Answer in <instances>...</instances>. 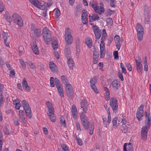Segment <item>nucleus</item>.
Instances as JSON below:
<instances>
[{
    "label": "nucleus",
    "instance_id": "f257e3e1",
    "mask_svg": "<svg viewBox=\"0 0 151 151\" xmlns=\"http://www.w3.org/2000/svg\"><path fill=\"white\" fill-rule=\"evenodd\" d=\"M80 117L82 124L84 128L86 129L89 128V133L91 135L92 134L93 131V123H91L89 124V122L88 118L83 112L81 114Z\"/></svg>",
    "mask_w": 151,
    "mask_h": 151
},
{
    "label": "nucleus",
    "instance_id": "f03ea898",
    "mask_svg": "<svg viewBox=\"0 0 151 151\" xmlns=\"http://www.w3.org/2000/svg\"><path fill=\"white\" fill-rule=\"evenodd\" d=\"M42 33L44 41L47 44L52 40L50 32L47 27H45L43 29Z\"/></svg>",
    "mask_w": 151,
    "mask_h": 151
},
{
    "label": "nucleus",
    "instance_id": "7ed1b4c3",
    "mask_svg": "<svg viewBox=\"0 0 151 151\" xmlns=\"http://www.w3.org/2000/svg\"><path fill=\"white\" fill-rule=\"evenodd\" d=\"M32 35L35 37H40L41 35V30L39 28H36L33 24H32L31 27Z\"/></svg>",
    "mask_w": 151,
    "mask_h": 151
},
{
    "label": "nucleus",
    "instance_id": "20e7f679",
    "mask_svg": "<svg viewBox=\"0 0 151 151\" xmlns=\"http://www.w3.org/2000/svg\"><path fill=\"white\" fill-rule=\"evenodd\" d=\"M22 104L23 106L24 109L27 117L28 118H30L32 117V112L29 104L26 101L23 100L22 101Z\"/></svg>",
    "mask_w": 151,
    "mask_h": 151
},
{
    "label": "nucleus",
    "instance_id": "39448f33",
    "mask_svg": "<svg viewBox=\"0 0 151 151\" xmlns=\"http://www.w3.org/2000/svg\"><path fill=\"white\" fill-rule=\"evenodd\" d=\"M65 91L68 96L70 99L74 97V91L71 85L70 84H67L65 85Z\"/></svg>",
    "mask_w": 151,
    "mask_h": 151
},
{
    "label": "nucleus",
    "instance_id": "423d86ee",
    "mask_svg": "<svg viewBox=\"0 0 151 151\" xmlns=\"http://www.w3.org/2000/svg\"><path fill=\"white\" fill-rule=\"evenodd\" d=\"M145 126L149 129L151 125V117L150 116V110L147 109L145 111Z\"/></svg>",
    "mask_w": 151,
    "mask_h": 151
},
{
    "label": "nucleus",
    "instance_id": "0eeeda50",
    "mask_svg": "<svg viewBox=\"0 0 151 151\" xmlns=\"http://www.w3.org/2000/svg\"><path fill=\"white\" fill-rule=\"evenodd\" d=\"M12 17L13 21L16 24L20 27L23 25V23L22 19L19 14H14L12 15Z\"/></svg>",
    "mask_w": 151,
    "mask_h": 151
},
{
    "label": "nucleus",
    "instance_id": "6e6552de",
    "mask_svg": "<svg viewBox=\"0 0 151 151\" xmlns=\"http://www.w3.org/2000/svg\"><path fill=\"white\" fill-rule=\"evenodd\" d=\"M65 40L68 44H71L73 42L72 37L70 33V30L68 28L65 30Z\"/></svg>",
    "mask_w": 151,
    "mask_h": 151
},
{
    "label": "nucleus",
    "instance_id": "1a4fd4ad",
    "mask_svg": "<svg viewBox=\"0 0 151 151\" xmlns=\"http://www.w3.org/2000/svg\"><path fill=\"white\" fill-rule=\"evenodd\" d=\"M109 104L114 111L116 112L117 111L118 105L117 101L116 98H111L110 100Z\"/></svg>",
    "mask_w": 151,
    "mask_h": 151
},
{
    "label": "nucleus",
    "instance_id": "9d476101",
    "mask_svg": "<svg viewBox=\"0 0 151 151\" xmlns=\"http://www.w3.org/2000/svg\"><path fill=\"white\" fill-rule=\"evenodd\" d=\"M93 30L94 32L96 40L95 42L97 41V40L99 39L101 36V31L98 27L96 25L93 26Z\"/></svg>",
    "mask_w": 151,
    "mask_h": 151
},
{
    "label": "nucleus",
    "instance_id": "9b49d317",
    "mask_svg": "<svg viewBox=\"0 0 151 151\" xmlns=\"http://www.w3.org/2000/svg\"><path fill=\"white\" fill-rule=\"evenodd\" d=\"M144 106L141 105L138 108L136 113V117L139 121H140L142 119L143 116Z\"/></svg>",
    "mask_w": 151,
    "mask_h": 151
},
{
    "label": "nucleus",
    "instance_id": "f8f14e48",
    "mask_svg": "<svg viewBox=\"0 0 151 151\" xmlns=\"http://www.w3.org/2000/svg\"><path fill=\"white\" fill-rule=\"evenodd\" d=\"M148 128L146 126H143L141 131V139L142 140H145L147 138V134Z\"/></svg>",
    "mask_w": 151,
    "mask_h": 151
},
{
    "label": "nucleus",
    "instance_id": "ddd939ff",
    "mask_svg": "<svg viewBox=\"0 0 151 151\" xmlns=\"http://www.w3.org/2000/svg\"><path fill=\"white\" fill-rule=\"evenodd\" d=\"M29 2L34 6L41 10L44 9L45 6L40 5V3L37 0H29Z\"/></svg>",
    "mask_w": 151,
    "mask_h": 151
},
{
    "label": "nucleus",
    "instance_id": "4468645a",
    "mask_svg": "<svg viewBox=\"0 0 151 151\" xmlns=\"http://www.w3.org/2000/svg\"><path fill=\"white\" fill-rule=\"evenodd\" d=\"M114 39L116 46L119 50L120 49L121 43L119 36L118 35H116L114 37Z\"/></svg>",
    "mask_w": 151,
    "mask_h": 151
},
{
    "label": "nucleus",
    "instance_id": "2eb2a0df",
    "mask_svg": "<svg viewBox=\"0 0 151 151\" xmlns=\"http://www.w3.org/2000/svg\"><path fill=\"white\" fill-rule=\"evenodd\" d=\"M87 17V12L86 10H83V13L81 15V20L82 23L84 24H86L88 22Z\"/></svg>",
    "mask_w": 151,
    "mask_h": 151
},
{
    "label": "nucleus",
    "instance_id": "dca6fc26",
    "mask_svg": "<svg viewBox=\"0 0 151 151\" xmlns=\"http://www.w3.org/2000/svg\"><path fill=\"white\" fill-rule=\"evenodd\" d=\"M81 107L83 109V111L86 113L88 106L87 100L85 99L82 100L81 101Z\"/></svg>",
    "mask_w": 151,
    "mask_h": 151
},
{
    "label": "nucleus",
    "instance_id": "f3484780",
    "mask_svg": "<svg viewBox=\"0 0 151 151\" xmlns=\"http://www.w3.org/2000/svg\"><path fill=\"white\" fill-rule=\"evenodd\" d=\"M54 110L50 111L47 113V115L50 121L54 122L56 121V118L54 116Z\"/></svg>",
    "mask_w": 151,
    "mask_h": 151
},
{
    "label": "nucleus",
    "instance_id": "a211bd4d",
    "mask_svg": "<svg viewBox=\"0 0 151 151\" xmlns=\"http://www.w3.org/2000/svg\"><path fill=\"white\" fill-rule=\"evenodd\" d=\"M93 9L95 12L100 14H102L104 12V8L101 6L99 7V6H96Z\"/></svg>",
    "mask_w": 151,
    "mask_h": 151
},
{
    "label": "nucleus",
    "instance_id": "6ab92c4d",
    "mask_svg": "<svg viewBox=\"0 0 151 151\" xmlns=\"http://www.w3.org/2000/svg\"><path fill=\"white\" fill-rule=\"evenodd\" d=\"M2 35L3 38L4 39V43L5 44L7 47H9V42H6L8 38H9V36L8 35V33L3 32Z\"/></svg>",
    "mask_w": 151,
    "mask_h": 151
},
{
    "label": "nucleus",
    "instance_id": "aec40b11",
    "mask_svg": "<svg viewBox=\"0 0 151 151\" xmlns=\"http://www.w3.org/2000/svg\"><path fill=\"white\" fill-rule=\"evenodd\" d=\"M99 56V52L95 50L93 52V63L94 64H96L97 63Z\"/></svg>",
    "mask_w": 151,
    "mask_h": 151
},
{
    "label": "nucleus",
    "instance_id": "412c9836",
    "mask_svg": "<svg viewBox=\"0 0 151 151\" xmlns=\"http://www.w3.org/2000/svg\"><path fill=\"white\" fill-rule=\"evenodd\" d=\"M71 112L73 118L75 119L77 118V111L75 105H73L72 107Z\"/></svg>",
    "mask_w": 151,
    "mask_h": 151
},
{
    "label": "nucleus",
    "instance_id": "4be33fe9",
    "mask_svg": "<svg viewBox=\"0 0 151 151\" xmlns=\"http://www.w3.org/2000/svg\"><path fill=\"white\" fill-rule=\"evenodd\" d=\"M65 52L66 57L67 58H69L71 53L70 47L68 45L65 46Z\"/></svg>",
    "mask_w": 151,
    "mask_h": 151
},
{
    "label": "nucleus",
    "instance_id": "5701e85b",
    "mask_svg": "<svg viewBox=\"0 0 151 151\" xmlns=\"http://www.w3.org/2000/svg\"><path fill=\"white\" fill-rule=\"evenodd\" d=\"M49 67L52 72H55L56 71L57 67L55 64L53 62H50L49 63Z\"/></svg>",
    "mask_w": 151,
    "mask_h": 151
},
{
    "label": "nucleus",
    "instance_id": "b1692460",
    "mask_svg": "<svg viewBox=\"0 0 151 151\" xmlns=\"http://www.w3.org/2000/svg\"><path fill=\"white\" fill-rule=\"evenodd\" d=\"M56 87L58 89V93L60 96L61 97H63L64 96L63 94V90L61 86H58L57 85Z\"/></svg>",
    "mask_w": 151,
    "mask_h": 151
},
{
    "label": "nucleus",
    "instance_id": "393cba45",
    "mask_svg": "<svg viewBox=\"0 0 151 151\" xmlns=\"http://www.w3.org/2000/svg\"><path fill=\"white\" fill-rule=\"evenodd\" d=\"M112 85L113 88L115 90H118L119 86V82L116 80H114L112 81Z\"/></svg>",
    "mask_w": 151,
    "mask_h": 151
},
{
    "label": "nucleus",
    "instance_id": "a878e982",
    "mask_svg": "<svg viewBox=\"0 0 151 151\" xmlns=\"http://www.w3.org/2000/svg\"><path fill=\"white\" fill-rule=\"evenodd\" d=\"M5 19L6 21L9 22V24H10L12 21V19L10 17V15L8 12H6L4 15Z\"/></svg>",
    "mask_w": 151,
    "mask_h": 151
},
{
    "label": "nucleus",
    "instance_id": "bb28decb",
    "mask_svg": "<svg viewBox=\"0 0 151 151\" xmlns=\"http://www.w3.org/2000/svg\"><path fill=\"white\" fill-rule=\"evenodd\" d=\"M136 29L137 33L144 32L143 28L140 24L138 23L136 26Z\"/></svg>",
    "mask_w": 151,
    "mask_h": 151
},
{
    "label": "nucleus",
    "instance_id": "cd10ccee",
    "mask_svg": "<svg viewBox=\"0 0 151 151\" xmlns=\"http://www.w3.org/2000/svg\"><path fill=\"white\" fill-rule=\"evenodd\" d=\"M32 48L33 51L35 54L38 55L39 54L38 48L36 45L33 44L32 46Z\"/></svg>",
    "mask_w": 151,
    "mask_h": 151
},
{
    "label": "nucleus",
    "instance_id": "c85d7f7f",
    "mask_svg": "<svg viewBox=\"0 0 151 151\" xmlns=\"http://www.w3.org/2000/svg\"><path fill=\"white\" fill-rule=\"evenodd\" d=\"M19 119L21 122L23 124H25L27 121L25 119L24 114H21L19 116Z\"/></svg>",
    "mask_w": 151,
    "mask_h": 151
},
{
    "label": "nucleus",
    "instance_id": "c756f323",
    "mask_svg": "<svg viewBox=\"0 0 151 151\" xmlns=\"http://www.w3.org/2000/svg\"><path fill=\"white\" fill-rule=\"evenodd\" d=\"M68 66L69 68L72 69L74 65V61L72 59H69L68 61Z\"/></svg>",
    "mask_w": 151,
    "mask_h": 151
},
{
    "label": "nucleus",
    "instance_id": "7c9ffc66",
    "mask_svg": "<svg viewBox=\"0 0 151 151\" xmlns=\"http://www.w3.org/2000/svg\"><path fill=\"white\" fill-rule=\"evenodd\" d=\"M89 17L90 22H91V18L93 21H96L97 20H98L99 18V16L96 14H94V15H93L92 16H91L90 15H89Z\"/></svg>",
    "mask_w": 151,
    "mask_h": 151
},
{
    "label": "nucleus",
    "instance_id": "2f4dec72",
    "mask_svg": "<svg viewBox=\"0 0 151 151\" xmlns=\"http://www.w3.org/2000/svg\"><path fill=\"white\" fill-rule=\"evenodd\" d=\"M97 79L98 77L96 76H93L90 82L91 85H92V84H95L97 82Z\"/></svg>",
    "mask_w": 151,
    "mask_h": 151
},
{
    "label": "nucleus",
    "instance_id": "473e14b6",
    "mask_svg": "<svg viewBox=\"0 0 151 151\" xmlns=\"http://www.w3.org/2000/svg\"><path fill=\"white\" fill-rule=\"evenodd\" d=\"M46 104L48 109V111L51 110H54V109H53V106H52V103L49 101H48L46 102Z\"/></svg>",
    "mask_w": 151,
    "mask_h": 151
},
{
    "label": "nucleus",
    "instance_id": "72a5a7b5",
    "mask_svg": "<svg viewBox=\"0 0 151 151\" xmlns=\"http://www.w3.org/2000/svg\"><path fill=\"white\" fill-rule=\"evenodd\" d=\"M144 14L147 16L148 18L149 17V11L148 8L147 6L145 5L144 6Z\"/></svg>",
    "mask_w": 151,
    "mask_h": 151
},
{
    "label": "nucleus",
    "instance_id": "f704fd0d",
    "mask_svg": "<svg viewBox=\"0 0 151 151\" xmlns=\"http://www.w3.org/2000/svg\"><path fill=\"white\" fill-rule=\"evenodd\" d=\"M137 70L138 72L139 73H142V65L141 63L136 64Z\"/></svg>",
    "mask_w": 151,
    "mask_h": 151
},
{
    "label": "nucleus",
    "instance_id": "c9c22d12",
    "mask_svg": "<svg viewBox=\"0 0 151 151\" xmlns=\"http://www.w3.org/2000/svg\"><path fill=\"white\" fill-rule=\"evenodd\" d=\"M127 143H124L123 146V151H133L132 147V145H130L129 147L128 148L127 150Z\"/></svg>",
    "mask_w": 151,
    "mask_h": 151
},
{
    "label": "nucleus",
    "instance_id": "e433bc0d",
    "mask_svg": "<svg viewBox=\"0 0 151 151\" xmlns=\"http://www.w3.org/2000/svg\"><path fill=\"white\" fill-rule=\"evenodd\" d=\"M52 45L53 49L55 50L58 48V44L56 41H53L52 42Z\"/></svg>",
    "mask_w": 151,
    "mask_h": 151
},
{
    "label": "nucleus",
    "instance_id": "4c0bfd02",
    "mask_svg": "<svg viewBox=\"0 0 151 151\" xmlns=\"http://www.w3.org/2000/svg\"><path fill=\"white\" fill-rule=\"evenodd\" d=\"M144 32L137 33V36L138 40L139 41H141L143 38V34Z\"/></svg>",
    "mask_w": 151,
    "mask_h": 151
},
{
    "label": "nucleus",
    "instance_id": "58836bf2",
    "mask_svg": "<svg viewBox=\"0 0 151 151\" xmlns=\"http://www.w3.org/2000/svg\"><path fill=\"white\" fill-rule=\"evenodd\" d=\"M120 66L122 69V73L124 74H126L127 73L126 70L124 66V65L122 63H121L120 64Z\"/></svg>",
    "mask_w": 151,
    "mask_h": 151
},
{
    "label": "nucleus",
    "instance_id": "ea45409f",
    "mask_svg": "<svg viewBox=\"0 0 151 151\" xmlns=\"http://www.w3.org/2000/svg\"><path fill=\"white\" fill-rule=\"evenodd\" d=\"M61 79L63 83L65 84V85L67 84V83L68 82V80L66 76H61Z\"/></svg>",
    "mask_w": 151,
    "mask_h": 151
},
{
    "label": "nucleus",
    "instance_id": "a19ab883",
    "mask_svg": "<svg viewBox=\"0 0 151 151\" xmlns=\"http://www.w3.org/2000/svg\"><path fill=\"white\" fill-rule=\"evenodd\" d=\"M60 121L61 124L64 126H65V121L64 120V118L63 116H60Z\"/></svg>",
    "mask_w": 151,
    "mask_h": 151
},
{
    "label": "nucleus",
    "instance_id": "79ce46f5",
    "mask_svg": "<svg viewBox=\"0 0 151 151\" xmlns=\"http://www.w3.org/2000/svg\"><path fill=\"white\" fill-rule=\"evenodd\" d=\"M110 6L111 7L114 8L116 7V2L114 0H110Z\"/></svg>",
    "mask_w": 151,
    "mask_h": 151
},
{
    "label": "nucleus",
    "instance_id": "37998d69",
    "mask_svg": "<svg viewBox=\"0 0 151 151\" xmlns=\"http://www.w3.org/2000/svg\"><path fill=\"white\" fill-rule=\"evenodd\" d=\"M86 43L89 47H91L92 46V43L91 40H88L86 41Z\"/></svg>",
    "mask_w": 151,
    "mask_h": 151
},
{
    "label": "nucleus",
    "instance_id": "c03bdc74",
    "mask_svg": "<svg viewBox=\"0 0 151 151\" xmlns=\"http://www.w3.org/2000/svg\"><path fill=\"white\" fill-rule=\"evenodd\" d=\"M4 96L2 93H0V107L4 103Z\"/></svg>",
    "mask_w": 151,
    "mask_h": 151
},
{
    "label": "nucleus",
    "instance_id": "a18cd8bd",
    "mask_svg": "<svg viewBox=\"0 0 151 151\" xmlns=\"http://www.w3.org/2000/svg\"><path fill=\"white\" fill-rule=\"evenodd\" d=\"M91 87L95 92L97 93H98V90L95 84L91 85Z\"/></svg>",
    "mask_w": 151,
    "mask_h": 151
},
{
    "label": "nucleus",
    "instance_id": "49530a36",
    "mask_svg": "<svg viewBox=\"0 0 151 151\" xmlns=\"http://www.w3.org/2000/svg\"><path fill=\"white\" fill-rule=\"evenodd\" d=\"M76 137L78 144L80 146L82 145L83 144V142L82 140L81 139L78 138L76 135Z\"/></svg>",
    "mask_w": 151,
    "mask_h": 151
},
{
    "label": "nucleus",
    "instance_id": "de8ad7c7",
    "mask_svg": "<svg viewBox=\"0 0 151 151\" xmlns=\"http://www.w3.org/2000/svg\"><path fill=\"white\" fill-rule=\"evenodd\" d=\"M122 73H123L122 72H121L119 70L118 72V76L122 81H123L124 80V78Z\"/></svg>",
    "mask_w": 151,
    "mask_h": 151
},
{
    "label": "nucleus",
    "instance_id": "09e8293b",
    "mask_svg": "<svg viewBox=\"0 0 151 151\" xmlns=\"http://www.w3.org/2000/svg\"><path fill=\"white\" fill-rule=\"evenodd\" d=\"M60 15V12L59 10L57 9L55 13V16L56 18H58Z\"/></svg>",
    "mask_w": 151,
    "mask_h": 151
},
{
    "label": "nucleus",
    "instance_id": "8fccbe9b",
    "mask_svg": "<svg viewBox=\"0 0 151 151\" xmlns=\"http://www.w3.org/2000/svg\"><path fill=\"white\" fill-rule=\"evenodd\" d=\"M13 122L14 123V124L16 125H18L19 124V120L16 117H15L13 119Z\"/></svg>",
    "mask_w": 151,
    "mask_h": 151
},
{
    "label": "nucleus",
    "instance_id": "3c124183",
    "mask_svg": "<svg viewBox=\"0 0 151 151\" xmlns=\"http://www.w3.org/2000/svg\"><path fill=\"white\" fill-rule=\"evenodd\" d=\"M54 78L51 77H50V86L52 87H53L55 86V85L54 83Z\"/></svg>",
    "mask_w": 151,
    "mask_h": 151
},
{
    "label": "nucleus",
    "instance_id": "603ef678",
    "mask_svg": "<svg viewBox=\"0 0 151 151\" xmlns=\"http://www.w3.org/2000/svg\"><path fill=\"white\" fill-rule=\"evenodd\" d=\"M104 90L106 91L105 94L108 96H109L110 93L109 89L106 87H104Z\"/></svg>",
    "mask_w": 151,
    "mask_h": 151
},
{
    "label": "nucleus",
    "instance_id": "864d4df0",
    "mask_svg": "<svg viewBox=\"0 0 151 151\" xmlns=\"http://www.w3.org/2000/svg\"><path fill=\"white\" fill-rule=\"evenodd\" d=\"M20 64L21 65L22 67V68H26V66L25 63L22 60V59L20 60Z\"/></svg>",
    "mask_w": 151,
    "mask_h": 151
},
{
    "label": "nucleus",
    "instance_id": "5fc2aeb1",
    "mask_svg": "<svg viewBox=\"0 0 151 151\" xmlns=\"http://www.w3.org/2000/svg\"><path fill=\"white\" fill-rule=\"evenodd\" d=\"M135 60L136 62V64L137 63H141V58L139 57L138 56L137 57H136L135 58Z\"/></svg>",
    "mask_w": 151,
    "mask_h": 151
},
{
    "label": "nucleus",
    "instance_id": "6e6d98bb",
    "mask_svg": "<svg viewBox=\"0 0 151 151\" xmlns=\"http://www.w3.org/2000/svg\"><path fill=\"white\" fill-rule=\"evenodd\" d=\"M55 82L56 87L57 85H58V86H60V85H61L60 81L57 78H55Z\"/></svg>",
    "mask_w": 151,
    "mask_h": 151
},
{
    "label": "nucleus",
    "instance_id": "4d7b16f0",
    "mask_svg": "<svg viewBox=\"0 0 151 151\" xmlns=\"http://www.w3.org/2000/svg\"><path fill=\"white\" fill-rule=\"evenodd\" d=\"M113 55L115 59H117L119 58L118 53L117 51H115L113 52Z\"/></svg>",
    "mask_w": 151,
    "mask_h": 151
},
{
    "label": "nucleus",
    "instance_id": "13d9d810",
    "mask_svg": "<svg viewBox=\"0 0 151 151\" xmlns=\"http://www.w3.org/2000/svg\"><path fill=\"white\" fill-rule=\"evenodd\" d=\"M23 89L29 92L30 91V87L27 85H26L24 87H23Z\"/></svg>",
    "mask_w": 151,
    "mask_h": 151
},
{
    "label": "nucleus",
    "instance_id": "bf43d9fd",
    "mask_svg": "<svg viewBox=\"0 0 151 151\" xmlns=\"http://www.w3.org/2000/svg\"><path fill=\"white\" fill-rule=\"evenodd\" d=\"M22 84L23 87H24L26 85H28L27 82V81H26V79L25 78L23 79L22 83Z\"/></svg>",
    "mask_w": 151,
    "mask_h": 151
},
{
    "label": "nucleus",
    "instance_id": "052dcab7",
    "mask_svg": "<svg viewBox=\"0 0 151 151\" xmlns=\"http://www.w3.org/2000/svg\"><path fill=\"white\" fill-rule=\"evenodd\" d=\"M126 66L127 67V69L130 71H131L132 68L131 65L129 63H127L126 64Z\"/></svg>",
    "mask_w": 151,
    "mask_h": 151
},
{
    "label": "nucleus",
    "instance_id": "680f3d73",
    "mask_svg": "<svg viewBox=\"0 0 151 151\" xmlns=\"http://www.w3.org/2000/svg\"><path fill=\"white\" fill-rule=\"evenodd\" d=\"M108 120L107 121V123L108 124H109L111 122V113L110 112H109V113H108Z\"/></svg>",
    "mask_w": 151,
    "mask_h": 151
},
{
    "label": "nucleus",
    "instance_id": "e2e57ef3",
    "mask_svg": "<svg viewBox=\"0 0 151 151\" xmlns=\"http://www.w3.org/2000/svg\"><path fill=\"white\" fill-rule=\"evenodd\" d=\"M29 66L32 69H35V66L31 62H29L28 63Z\"/></svg>",
    "mask_w": 151,
    "mask_h": 151
},
{
    "label": "nucleus",
    "instance_id": "0e129e2a",
    "mask_svg": "<svg viewBox=\"0 0 151 151\" xmlns=\"http://www.w3.org/2000/svg\"><path fill=\"white\" fill-rule=\"evenodd\" d=\"M4 133L6 134H9L10 132L9 129L5 127L4 129Z\"/></svg>",
    "mask_w": 151,
    "mask_h": 151
},
{
    "label": "nucleus",
    "instance_id": "69168bd1",
    "mask_svg": "<svg viewBox=\"0 0 151 151\" xmlns=\"http://www.w3.org/2000/svg\"><path fill=\"white\" fill-rule=\"evenodd\" d=\"M105 53L106 51H100V57L101 58H103L104 57L105 55Z\"/></svg>",
    "mask_w": 151,
    "mask_h": 151
},
{
    "label": "nucleus",
    "instance_id": "338daca9",
    "mask_svg": "<svg viewBox=\"0 0 151 151\" xmlns=\"http://www.w3.org/2000/svg\"><path fill=\"white\" fill-rule=\"evenodd\" d=\"M117 118L116 117H115L112 120V124L113 126L117 124Z\"/></svg>",
    "mask_w": 151,
    "mask_h": 151
},
{
    "label": "nucleus",
    "instance_id": "774afa93",
    "mask_svg": "<svg viewBox=\"0 0 151 151\" xmlns=\"http://www.w3.org/2000/svg\"><path fill=\"white\" fill-rule=\"evenodd\" d=\"M6 65L7 67L9 69V70H10L12 69V68L11 66L10 65L9 63L8 62V61H6Z\"/></svg>",
    "mask_w": 151,
    "mask_h": 151
}]
</instances>
